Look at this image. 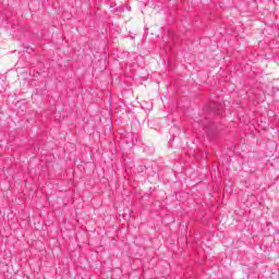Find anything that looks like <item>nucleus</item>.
I'll return each mask as SVG.
<instances>
[{"label": "nucleus", "mask_w": 279, "mask_h": 279, "mask_svg": "<svg viewBox=\"0 0 279 279\" xmlns=\"http://www.w3.org/2000/svg\"><path fill=\"white\" fill-rule=\"evenodd\" d=\"M209 110L210 112L215 113V114H222L223 112V102L216 100V101H211L209 104Z\"/></svg>", "instance_id": "1"}, {"label": "nucleus", "mask_w": 279, "mask_h": 279, "mask_svg": "<svg viewBox=\"0 0 279 279\" xmlns=\"http://www.w3.org/2000/svg\"><path fill=\"white\" fill-rule=\"evenodd\" d=\"M204 130L209 138H213V136L217 134V125H215V122H208L207 124H205Z\"/></svg>", "instance_id": "2"}]
</instances>
